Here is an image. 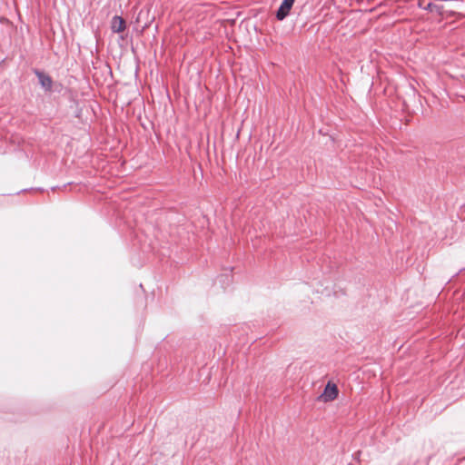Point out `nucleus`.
<instances>
[{
  "mask_svg": "<svg viewBox=\"0 0 465 465\" xmlns=\"http://www.w3.org/2000/svg\"><path fill=\"white\" fill-rule=\"evenodd\" d=\"M339 394L338 387L335 383L329 381L324 388L323 392L319 397L322 402H329L334 401Z\"/></svg>",
  "mask_w": 465,
  "mask_h": 465,
  "instance_id": "1",
  "label": "nucleus"
},
{
  "mask_svg": "<svg viewBox=\"0 0 465 465\" xmlns=\"http://www.w3.org/2000/svg\"><path fill=\"white\" fill-rule=\"evenodd\" d=\"M295 0H283L276 12V18L282 21L289 15Z\"/></svg>",
  "mask_w": 465,
  "mask_h": 465,
  "instance_id": "2",
  "label": "nucleus"
},
{
  "mask_svg": "<svg viewBox=\"0 0 465 465\" xmlns=\"http://www.w3.org/2000/svg\"><path fill=\"white\" fill-rule=\"evenodd\" d=\"M35 74L39 80V84H41V86L45 91H50L53 84L51 77L40 71H35Z\"/></svg>",
  "mask_w": 465,
  "mask_h": 465,
  "instance_id": "3",
  "label": "nucleus"
},
{
  "mask_svg": "<svg viewBox=\"0 0 465 465\" xmlns=\"http://www.w3.org/2000/svg\"><path fill=\"white\" fill-rule=\"evenodd\" d=\"M125 28V22L120 16H114L112 21V30L115 33H121Z\"/></svg>",
  "mask_w": 465,
  "mask_h": 465,
  "instance_id": "4",
  "label": "nucleus"
},
{
  "mask_svg": "<svg viewBox=\"0 0 465 465\" xmlns=\"http://www.w3.org/2000/svg\"><path fill=\"white\" fill-rule=\"evenodd\" d=\"M46 185L49 186L52 190L59 188V185L56 183L53 182V181L47 182Z\"/></svg>",
  "mask_w": 465,
  "mask_h": 465,
  "instance_id": "5",
  "label": "nucleus"
},
{
  "mask_svg": "<svg viewBox=\"0 0 465 465\" xmlns=\"http://www.w3.org/2000/svg\"><path fill=\"white\" fill-rule=\"evenodd\" d=\"M73 183V182H68L66 183H64L63 186L64 187H66L67 185H71Z\"/></svg>",
  "mask_w": 465,
  "mask_h": 465,
  "instance_id": "6",
  "label": "nucleus"
}]
</instances>
